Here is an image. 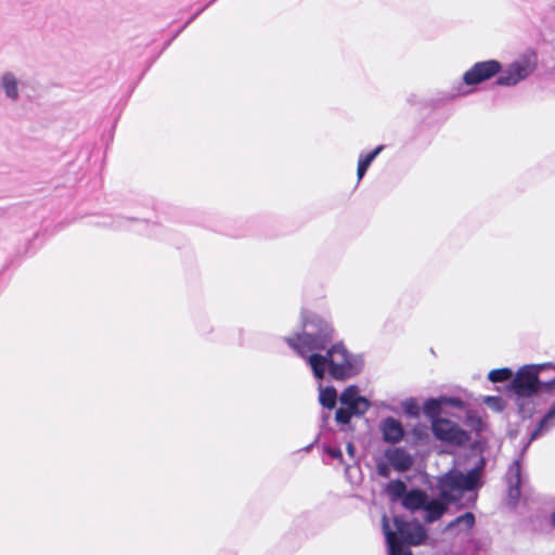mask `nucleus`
Segmentation results:
<instances>
[{
	"label": "nucleus",
	"instance_id": "1",
	"mask_svg": "<svg viewBox=\"0 0 555 555\" xmlns=\"http://www.w3.org/2000/svg\"><path fill=\"white\" fill-rule=\"evenodd\" d=\"M323 351L308 357L307 364L317 380H323L326 374L335 380H347L363 370V356L350 352L343 341H334Z\"/></svg>",
	"mask_w": 555,
	"mask_h": 555
},
{
	"label": "nucleus",
	"instance_id": "2",
	"mask_svg": "<svg viewBox=\"0 0 555 555\" xmlns=\"http://www.w3.org/2000/svg\"><path fill=\"white\" fill-rule=\"evenodd\" d=\"M302 332L285 337V343L308 362L311 353H320L334 343L335 330L330 321L313 312H302Z\"/></svg>",
	"mask_w": 555,
	"mask_h": 555
},
{
	"label": "nucleus",
	"instance_id": "3",
	"mask_svg": "<svg viewBox=\"0 0 555 555\" xmlns=\"http://www.w3.org/2000/svg\"><path fill=\"white\" fill-rule=\"evenodd\" d=\"M486 459L480 456L475 466L466 473L451 468L438 478L439 495L442 501L454 504L466 492H476L483 486L482 474L486 468Z\"/></svg>",
	"mask_w": 555,
	"mask_h": 555
},
{
	"label": "nucleus",
	"instance_id": "4",
	"mask_svg": "<svg viewBox=\"0 0 555 555\" xmlns=\"http://www.w3.org/2000/svg\"><path fill=\"white\" fill-rule=\"evenodd\" d=\"M555 389V364H528L521 366L508 385L511 398L540 392H552Z\"/></svg>",
	"mask_w": 555,
	"mask_h": 555
},
{
	"label": "nucleus",
	"instance_id": "5",
	"mask_svg": "<svg viewBox=\"0 0 555 555\" xmlns=\"http://www.w3.org/2000/svg\"><path fill=\"white\" fill-rule=\"evenodd\" d=\"M393 525L397 529V533L389 528L387 517H383V530L389 555H412L408 546L422 545L427 540V530L418 521L410 524L402 517L395 516Z\"/></svg>",
	"mask_w": 555,
	"mask_h": 555
},
{
	"label": "nucleus",
	"instance_id": "6",
	"mask_svg": "<svg viewBox=\"0 0 555 555\" xmlns=\"http://www.w3.org/2000/svg\"><path fill=\"white\" fill-rule=\"evenodd\" d=\"M431 430L438 440L447 444L464 447L470 440V434L467 430L448 418L434 421Z\"/></svg>",
	"mask_w": 555,
	"mask_h": 555
},
{
	"label": "nucleus",
	"instance_id": "7",
	"mask_svg": "<svg viewBox=\"0 0 555 555\" xmlns=\"http://www.w3.org/2000/svg\"><path fill=\"white\" fill-rule=\"evenodd\" d=\"M501 70L502 64L496 60L477 62L463 75V82L476 86L495 77Z\"/></svg>",
	"mask_w": 555,
	"mask_h": 555
},
{
	"label": "nucleus",
	"instance_id": "8",
	"mask_svg": "<svg viewBox=\"0 0 555 555\" xmlns=\"http://www.w3.org/2000/svg\"><path fill=\"white\" fill-rule=\"evenodd\" d=\"M357 385H349L339 396V402L346 406L354 416H363L371 408L370 400L361 396Z\"/></svg>",
	"mask_w": 555,
	"mask_h": 555
},
{
	"label": "nucleus",
	"instance_id": "9",
	"mask_svg": "<svg viewBox=\"0 0 555 555\" xmlns=\"http://www.w3.org/2000/svg\"><path fill=\"white\" fill-rule=\"evenodd\" d=\"M532 72V68L526 62L515 61L511 63L505 70L496 78L494 85L512 87L526 79Z\"/></svg>",
	"mask_w": 555,
	"mask_h": 555
},
{
	"label": "nucleus",
	"instance_id": "10",
	"mask_svg": "<svg viewBox=\"0 0 555 555\" xmlns=\"http://www.w3.org/2000/svg\"><path fill=\"white\" fill-rule=\"evenodd\" d=\"M532 72V68L526 62L515 61L511 63L505 70L496 78L494 85L512 87L526 79Z\"/></svg>",
	"mask_w": 555,
	"mask_h": 555
},
{
	"label": "nucleus",
	"instance_id": "11",
	"mask_svg": "<svg viewBox=\"0 0 555 555\" xmlns=\"http://www.w3.org/2000/svg\"><path fill=\"white\" fill-rule=\"evenodd\" d=\"M379 430L383 440L391 444L400 442L405 434L402 423L392 416H388L380 422Z\"/></svg>",
	"mask_w": 555,
	"mask_h": 555
},
{
	"label": "nucleus",
	"instance_id": "12",
	"mask_svg": "<svg viewBox=\"0 0 555 555\" xmlns=\"http://www.w3.org/2000/svg\"><path fill=\"white\" fill-rule=\"evenodd\" d=\"M385 457L391 467L400 473L410 470L413 466L414 460L412 455L404 448H392L385 451Z\"/></svg>",
	"mask_w": 555,
	"mask_h": 555
},
{
	"label": "nucleus",
	"instance_id": "13",
	"mask_svg": "<svg viewBox=\"0 0 555 555\" xmlns=\"http://www.w3.org/2000/svg\"><path fill=\"white\" fill-rule=\"evenodd\" d=\"M507 495L514 504L520 496L521 467L520 460L516 459L508 467L506 473Z\"/></svg>",
	"mask_w": 555,
	"mask_h": 555
},
{
	"label": "nucleus",
	"instance_id": "14",
	"mask_svg": "<svg viewBox=\"0 0 555 555\" xmlns=\"http://www.w3.org/2000/svg\"><path fill=\"white\" fill-rule=\"evenodd\" d=\"M513 400L517 406V413L522 420L530 418L537 412L539 395L515 397Z\"/></svg>",
	"mask_w": 555,
	"mask_h": 555
},
{
	"label": "nucleus",
	"instance_id": "15",
	"mask_svg": "<svg viewBox=\"0 0 555 555\" xmlns=\"http://www.w3.org/2000/svg\"><path fill=\"white\" fill-rule=\"evenodd\" d=\"M427 498L428 494L424 490L414 488L408 491L402 499L401 504L404 508L411 512H416L424 507Z\"/></svg>",
	"mask_w": 555,
	"mask_h": 555
},
{
	"label": "nucleus",
	"instance_id": "16",
	"mask_svg": "<svg viewBox=\"0 0 555 555\" xmlns=\"http://www.w3.org/2000/svg\"><path fill=\"white\" fill-rule=\"evenodd\" d=\"M0 88L12 102H16L20 99L18 81L13 73L7 72L1 76Z\"/></svg>",
	"mask_w": 555,
	"mask_h": 555
},
{
	"label": "nucleus",
	"instance_id": "17",
	"mask_svg": "<svg viewBox=\"0 0 555 555\" xmlns=\"http://www.w3.org/2000/svg\"><path fill=\"white\" fill-rule=\"evenodd\" d=\"M422 511L425 512V522L433 524L442 517L446 513V506L437 500H430L428 496Z\"/></svg>",
	"mask_w": 555,
	"mask_h": 555
},
{
	"label": "nucleus",
	"instance_id": "18",
	"mask_svg": "<svg viewBox=\"0 0 555 555\" xmlns=\"http://www.w3.org/2000/svg\"><path fill=\"white\" fill-rule=\"evenodd\" d=\"M476 524L475 515L472 512H466L463 515L457 516L452 521H450L446 531H452L457 529V532L461 531H469Z\"/></svg>",
	"mask_w": 555,
	"mask_h": 555
},
{
	"label": "nucleus",
	"instance_id": "19",
	"mask_svg": "<svg viewBox=\"0 0 555 555\" xmlns=\"http://www.w3.org/2000/svg\"><path fill=\"white\" fill-rule=\"evenodd\" d=\"M385 149V145H378L373 151L363 154L361 153L359 156L358 162V169H357V177L358 181L362 180V178L365 176L367 169L370 168L371 164L374 162V159L380 154V152Z\"/></svg>",
	"mask_w": 555,
	"mask_h": 555
},
{
	"label": "nucleus",
	"instance_id": "20",
	"mask_svg": "<svg viewBox=\"0 0 555 555\" xmlns=\"http://www.w3.org/2000/svg\"><path fill=\"white\" fill-rule=\"evenodd\" d=\"M337 398V390L334 386L323 387L322 384L319 383V402L323 408L328 410L334 409L336 406Z\"/></svg>",
	"mask_w": 555,
	"mask_h": 555
},
{
	"label": "nucleus",
	"instance_id": "21",
	"mask_svg": "<svg viewBox=\"0 0 555 555\" xmlns=\"http://www.w3.org/2000/svg\"><path fill=\"white\" fill-rule=\"evenodd\" d=\"M408 491L405 482L401 479L391 480L386 487V492L392 502H401Z\"/></svg>",
	"mask_w": 555,
	"mask_h": 555
},
{
	"label": "nucleus",
	"instance_id": "22",
	"mask_svg": "<svg viewBox=\"0 0 555 555\" xmlns=\"http://www.w3.org/2000/svg\"><path fill=\"white\" fill-rule=\"evenodd\" d=\"M555 420V401L552 403L547 412L538 423L535 429L531 433V440L537 439L542 431L547 430L550 427L554 425Z\"/></svg>",
	"mask_w": 555,
	"mask_h": 555
},
{
	"label": "nucleus",
	"instance_id": "23",
	"mask_svg": "<svg viewBox=\"0 0 555 555\" xmlns=\"http://www.w3.org/2000/svg\"><path fill=\"white\" fill-rule=\"evenodd\" d=\"M131 223H137V224L143 225V227L147 225V222L145 220H138V219H133V218H124V217L109 218L108 221H103L101 223V225L109 227V228L118 229V230H121V229L130 230V229H132L130 227Z\"/></svg>",
	"mask_w": 555,
	"mask_h": 555
},
{
	"label": "nucleus",
	"instance_id": "24",
	"mask_svg": "<svg viewBox=\"0 0 555 555\" xmlns=\"http://www.w3.org/2000/svg\"><path fill=\"white\" fill-rule=\"evenodd\" d=\"M442 409L443 408H442L439 397L438 398H429L423 404V412L428 418L431 420V423L434 421H438L440 418L439 415L441 414Z\"/></svg>",
	"mask_w": 555,
	"mask_h": 555
},
{
	"label": "nucleus",
	"instance_id": "25",
	"mask_svg": "<svg viewBox=\"0 0 555 555\" xmlns=\"http://www.w3.org/2000/svg\"><path fill=\"white\" fill-rule=\"evenodd\" d=\"M489 380L492 383L509 382L513 378V371L508 367L494 369L488 374Z\"/></svg>",
	"mask_w": 555,
	"mask_h": 555
},
{
	"label": "nucleus",
	"instance_id": "26",
	"mask_svg": "<svg viewBox=\"0 0 555 555\" xmlns=\"http://www.w3.org/2000/svg\"><path fill=\"white\" fill-rule=\"evenodd\" d=\"M402 410L405 415L410 417H418L420 416V405L414 398H409L401 403Z\"/></svg>",
	"mask_w": 555,
	"mask_h": 555
},
{
	"label": "nucleus",
	"instance_id": "27",
	"mask_svg": "<svg viewBox=\"0 0 555 555\" xmlns=\"http://www.w3.org/2000/svg\"><path fill=\"white\" fill-rule=\"evenodd\" d=\"M354 416L346 406L341 405L335 412V421L341 425H348Z\"/></svg>",
	"mask_w": 555,
	"mask_h": 555
},
{
	"label": "nucleus",
	"instance_id": "28",
	"mask_svg": "<svg viewBox=\"0 0 555 555\" xmlns=\"http://www.w3.org/2000/svg\"><path fill=\"white\" fill-rule=\"evenodd\" d=\"M439 399L442 404V408H444V406H452V408H456V409L465 408V402L459 397L440 396Z\"/></svg>",
	"mask_w": 555,
	"mask_h": 555
},
{
	"label": "nucleus",
	"instance_id": "29",
	"mask_svg": "<svg viewBox=\"0 0 555 555\" xmlns=\"http://www.w3.org/2000/svg\"><path fill=\"white\" fill-rule=\"evenodd\" d=\"M485 403L494 411L501 412L505 408V401L501 397L488 396L485 398Z\"/></svg>",
	"mask_w": 555,
	"mask_h": 555
},
{
	"label": "nucleus",
	"instance_id": "30",
	"mask_svg": "<svg viewBox=\"0 0 555 555\" xmlns=\"http://www.w3.org/2000/svg\"><path fill=\"white\" fill-rule=\"evenodd\" d=\"M323 451L325 454L331 456L332 459L337 460L339 463H343L344 456L339 447H333L330 444H324Z\"/></svg>",
	"mask_w": 555,
	"mask_h": 555
},
{
	"label": "nucleus",
	"instance_id": "31",
	"mask_svg": "<svg viewBox=\"0 0 555 555\" xmlns=\"http://www.w3.org/2000/svg\"><path fill=\"white\" fill-rule=\"evenodd\" d=\"M390 466L389 462L379 460L376 462V472L380 477L388 478L390 476Z\"/></svg>",
	"mask_w": 555,
	"mask_h": 555
},
{
	"label": "nucleus",
	"instance_id": "32",
	"mask_svg": "<svg viewBox=\"0 0 555 555\" xmlns=\"http://www.w3.org/2000/svg\"><path fill=\"white\" fill-rule=\"evenodd\" d=\"M215 1L216 0H211L204 8L199 9L196 13L190 16L189 20L184 23V25L175 34V37H177L184 28H186L208 5H210Z\"/></svg>",
	"mask_w": 555,
	"mask_h": 555
},
{
	"label": "nucleus",
	"instance_id": "33",
	"mask_svg": "<svg viewBox=\"0 0 555 555\" xmlns=\"http://www.w3.org/2000/svg\"><path fill=\"white\" fill-rule=\"evenodd\" d=\"M215 1L216 0H211L204 8L199 9L196 13L190 16L189 20L184 23V25L175 34V37H177L184 28H186L208 5H210Z\"/></svg>",
	"mask_w": 555,
	"mask_h": 555
},
{
	"label": "nucleus",
	"instance_id": "34",
	"mask_svg": "<svg viewBox=\"0 0 555 555\" xmlns=\"http://www.w3.org/2000/svg\"><path fill=\"white\" fill-rule=\"evenodd\" d=\"M346 450H347V453L348 455L354 460L356 459V447L352 442H348L347 446H346Z\"/></svg>",
	"mask_w": 555,
	"mask_h": 555
},
{
	"label": "nucleus",
	"instance_id": "35",
	"mask_svg": "<svg viewBox=\"0 0 555 555\" xmlns=\"http://www.w3.org/2000/svg\"><path fill=\"white\" fill-rule=\"evenodd\" d=\"M551 525L555 528V511L550 516Z\"/></svg>",
	"mask_w": 555,
	"mask_h": 555
},
{
	"label": "nucleus",
	"instance_id": "36",
	"mask_svg": "<svg viewBox=\"0 0 555 555\" xmlns=\"http://www.w3.org/2000/svg\"><path fill=\"white\" fill-rule=\"evenodd\" d=\"M541 374H545V377H541L542 379H550L552 376L550 372H541Z\"/></svg>",
	"mask_w": 555,
	"mask_h": 555
}]
</instances>
